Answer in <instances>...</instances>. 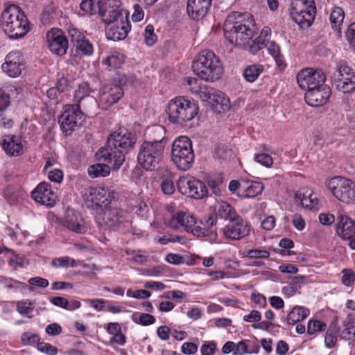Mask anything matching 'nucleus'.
I'll use <instances>...</instances> for the list:
<instances>
[{
    "instance_id": "338daca9",
    "label": "nucleus",
    "mask_w": 355,
    "mask_h": 355,
    "mask_svg": "<svg viewBox=\"0 0 355 355\" xmlns=\"http://www.w3.org/2000/svg\"><path fill=\"white\" fill-rule=\"evenodd\" d=\"M28 282L31 286H35L42 288H46L49 284L46 279L41 277H31L28 279Z\"/></svg>"
},
{
    "instance_id": "39448f33",
    "label": "nucleus",
    "mask_w": 355,
    "mask_h": 355,
    "mask_svg": "<svg viewBox=\"0 0 355 355\" xmlns=\"http://www.w3.org/2000/svg\"><path fill=\"white\" fill-rule=\"evenodd\" d=\"M193 73L202 80L214 82L223 74V68L219 58L211 51H201L192 63Z\"/></svg>"
},
{
    "instance_id": "052dcab7",
    "label": "nucleus",
    "mask_w": 355,
    "mask_h": 355,
    "mask_svg": "<svg viewBox=\"0 0 355 355\" xmlns=\"http://www.w3.org/2000/svg\"><path fill=\"white\" fill-rule=\"evenodd\" d=\"M271 35V29L268 26H264L261 30L260 35L257 37V42H260L264 46H267L268 42H270Z\"/></svg>"
},
{
    "instance_id": "bf43d9fd",
    "label": "nucleus",
    "mask_w": 355,
    "mask_h": 355,
    "mask_svg": "<svg viewBox=\"0 0 355 355\" xmlns=\"http://www.w3.org/2000/svg\"><path fill=\"white\" fill-rule=\"evenodd\" d=\"M254 159L257 162L259 163L265 167H270L272 165V158L266 153L257 154L254 157Z\"/></svg>"
},
{
    "instance_id": "de8ad7c7",
    "label": "nucleus",
    "mask_w": 355,
    "mask_h": 355,
    "mask_svg": "<svg viewBox=\"0 0 355 355\" xmlns=\"http://www.w3.org/2000/svg\"><path fill=\"white\" fill-rule=\"evenodd\" d=\"M355 71L354 70L349 66L346 62H340L337 67L336 71L334 73V75H337V76H343V75L351 76V79L354 78Z\"/></svg>"
},
{
    "instance_id": "7c9ffc66",
    "label": "nucleus",
    "mask_w": 355,
    "mask_h": 355,
    "mask_svg": "<svg viewBox=\"0 0 355 355\" xmlns=\"http://www.w3.org/2000/svg\"><path fill=\"white\" fill-rule=\"evenodd\" d=\"M242 192L240 197L243 198H252L261 193L263 190V185L259 182H243V187H241Z\"/></svg>"
},
{
    "instance_id": "1a4fd4ad",
    "label": "nucleus",
    "mask_w": 355,
    "mask_h": 355,
    "mask_svg": "<svg viewBox=\"0 0 355 355\" xmlns=\"http://www.w3.org/2000/svg\"><path fill=\"white\" fill-rule=\"evenodd\" d=\"M114 81V83L104 86L100 92L99 102L103 109L106 110L116 103L123 96V86L133 83L135 78H128L125 74H119Z\"/></svg>"
},
{
    "instance_id": "f704fd0d",
    "label": "nucleus",
    "mask_w": 355,
    "mask_h": 355,
    "mask_svg": "<svg viewBox=\"0 0 355 355\" xmlns=\"http://www.w3.org/2000/svg\"><path fill=\"white\" fill-rule=\"evenodd\" d=\"M309 315V310L303 306H296L288 313L287 315V323L294 325L298 322L305 319Z\"/></svg>"
},
{
    "instance_id": "9b49d317",
    "label": "nucleus",
    "mask_w": 355,
    "mask_h": 355,
    "mask_svg": "<svg viewBox=\"0 0 355 355\" xmlns=\"http://www.w3.org/2000/svg\"><path fill=\"white\" fill-rule=\"evenodd\" d=\"M328 189L340 202L355 203V182L352 180L342 176L334 177L329 181Z\"/></svg>"
},
{
    "instance_id": "20e7f679",
    "label": "nucleus",
    "mask_w": 355,
    "mask_h": 355,
    "mask_svg": "<svg viewBox=\"0 0 355 355\" xmlns=\"http://www.w3.org/2000/svg\"><path fill=\"white\" fill-rule=\"evenodd\" d=\"M80 8L87 14L95 13L98 10L102 21L105 24L125 19L128 15L121 8V0H80Z\"/></svg>"
},
{
    "instance_id": "393cba45",
    "label": "nucleus",
    "mask_w": 355,
    "mask_h": 355,
    "mask_svg": "<svg viewBox=\"0 0 355 355\" xmlns=\"http://www.w3.org/2000/svg\"><path fill=\"white\" fill-rule=\"evenodd\" d=\"M331 95V89L327 85L306 91L304 99L311 107L322 106L326 103Z\"/></svg>"
},
{
    "instance_id": "9d476101",
    "label": "nucleus",
    "mask_w": 355,
    "mask_h": 355,
    "mask_svg": "<svg viewBox=\"0 0 355 355\" xmlns=\"http://www.w3.org/2000/svg\"><path fill=\"white\" fill-rule=\"evenodd\" d=\"M291 6V15L293 20L302 28L311 26L316 14L314 1L294 0Z\"/></svg>"
},
{
    "instance_id": "37998d69",
    "label": "nucleus",
    "mask_w": 355,
    "mask_h": 355,
    "mask_svg": "<svg viewBox=\"0 0 355 355\" xmlns=\"http://www.w3.org/2000/svg\"><path fill=\"white\" fill-rule=\"evenodd\" d=\"M96 105V100L94 97L90 96H87L78 103L73 104L79 110H82L83 114L87 112L91 108L95 107Z\"/></svg>"
},
{
    "instance_id": "f03ea898",
    "label": "nucleus",
    "mask_w": 355,
    "mask_h": 355,
    "mask_svg": "<svg viewBox=\"0 0 355 355\" xmlns=\"http://www.w3.org/2000/svg\"><path fill=\"white\" fill-rule=\"evenodd\" d=\"M170 214L166 218V225L174 230H183L198 238L209 237L210 240L217 238L216 219L209 217L207 220L208 228L198 225L196 218L187 211L174 209L172 206L168 207Z\"/></svg>"
},
{
    "instance_id": "2eb2a0df",
    "label": "nucleus",
    "mask_w": 355,
    "mask_h": 355,
    "mask_svg": "<svg viewBox=\"0 0 355 355\" xmlns=\"http://www.w3.org/2000/svg\"><path fill=\"white\" fill-rule=\"evenodd\" d=\"M83 112L73 105H66L63 113L59 118L60 128L66 135H70L80 123Z\"/></svg>"
},
{
    "instance_id": "13d9d810",
    "label": "nucleus",
    "mask_w": 355,
    "mask_h": 355,
    "mask_svg": "<svg viewBox=\"0 0 355 355\" xmlns=\"http://www.w3.org/2000/svg\"><path fill=\"white\" fill-rule=\"evenodd\" d=\"M346 40L349 46L355 51V22L352 23L347 28L345 33Z\"/></svg>"
},
{
    "instance_id": "72a5a7b5",
    "label": "nucleus",
    "mask_w": 355,
    "mask_h": 355,
    "mask_svg": "<svg viewBox=\"0 0 355 355\" xmlns=\"http://www.w3.org/2000/svg\"><path fill=\"white\" fill-rule=\"evenodd\" d=\"M345 18V12L339 6H334L330 12L329 21L332 28L340 33L341 26Z\"/></svg>"
},
{
    "instance_id": "cd10ccee",
    "label": "nucleus",
    "mask_w": 355,
    "mask_h": 355,
    "mask_svg": "<svg viewBox=\"0 0 355 355\" xmlns=\"http://www.w3.org/2000/svg\"><path fill=\"white\" fill-rule=\"evenodd\" d=\"M64 225L69 230L77 233H83L85 231V227L81 214L73 209H67Z\"/></svg>"
},
{
    "instance_id": "ddd939ff",
    "label": "nucleus",
    "mask_w": 355,
    "mask_h": 355,
    "mask_svg": "<svg viewBox=\"0 0 355 355\" xmlns=\"http://www.w3.org/2000/svg\"><path fill=\"white\" fill-rule=\"evenodd\" d=\"M326 74L322 69L305 68L300 70L297 75L299 87L306 91L325 85Z\"/></svg>"
},
{
    "instance_id": "864d4df0",
    "label": "nucleus",
    "mask_w": 355,
    "mask_h": 355,
    "mask_svg": "<svg viewBox=\"0 0 355 355\" xmlns=\"http://www.w3.org/2000/svg\"><path fill=\"white\" fill-rule=\"evenodd\" d=\"M269 256L270 252L268 251L259 249L248 250L245 254V257L250 259H266Z\"/></svg>"
},
{
    "instance_id": "a18cd8bd",
    "label": "nucleus",
    "mask_w": 355,
    "mask_h": 355,
    "mask_svg": "<svg viewBox=\"0 0 355 355\" xmlns=\"http://www.w3.org/2000/svg\"><path fill=\"white\" fill-rule=\"evenodd\" d=\"M90 92L91 89L88 83H82L80 84L74 93V101L76 103L87 96H90Z\"/></svg>"
},
{
    "instance_id": "3c124183",
    "label": "nucleus",
    "mask_w": 355,
    "mask_h": 355,
    "mask_svg": "<svg viewBox=\"0 0 355 355\" xmlns=\"http://www.w3.org/2000/svg\"><path fill=\"white\" fill-rule=\"evenodd\" d=\"M40 336L31 332H25L21 334V340L25 345H35L40 343Z\"/></svg>"
},
{
    "instance_id": "a211bd4d",
    "label": "nucleus",
    "mask_w": 355,
    "mask_h": 355,
    "mask_svg": "<svg viewBox=\"0 0 355 355\" xmlns=\"http://www.w3.org/2000/svg\"><path fill=\"white\" fill-rule=\"evenodd\" d=\"M46 37L48 48L53 54L60 56L66 54L69 41L62 30L51 28Z\"/></svg>"
},
{
    "instance_id": "49530a36",
    "label": "nucleus",
    "mask_w": 355,
    "mask_h": 355,
    "mask_svg": "<svg viewBox=\"0 0 355 355\" xmlns=\"http://www.w3.org/2000/svg\"><path fill=\"white\" fill-rule=\"evenodd\" d=\"M152 138L151 140H147V141L150 142H155L157 139L155 138L160 137L162 139L160 140L162 143V146L164 148L167 140L165 139V129L162 125H155L154 126L152 130Z\"/></svg>"
},
{
    "instance_id": "dca6fc26",
    "label": "nucleus",
    "mask_w": 355,
    "mask_h": 355,
    "mask_svg": "<svg viewBox=\"0 0 355 355\" xmlns=\"http://www.w3.org/2000/svg\"><path fill=\"white\" fill-rule=\"evenodd\" d=\"M250 227L249 223L239 216L228 221L223 228V234L227 239L240 240L250 234Z\"/></svg>"
},
{
    "instance_id": "b1692460",
    "label": "nucleus",
    "mask_w": 355,
    "mask_h": 355,
    "mask_svg": "<svg viewBox=\"0 0 355 355\" xmlns=\"http://www.w3.org/2000/svg\"><path fill=\"white\" fill-rule=\"evenodd\" d=\"M106 37L112 41H119L125 39L131 29L130 23L128 17L125 19H119L107 24Z\"/></svg>"
},
{
    "instance_id": "f8f14e48",
    "label": "nucleus",
    "mask_w": 355,
    "mask_h": 355,
    "mask_svg": "<svg viewBox=\"0 0 355 355\" xmlns=\"http://www.w3.org/2000/svg\"><path fill=\"white\" fill-rule=\"evenodd\" d=\"M119 193L114 190H109L105 187H89L85 193V201L87 207L93 209L97 207H107L109 205L116 202Z\"/></svg>"
},
{
    "instance_id": "58836bf2",
    "label": "nucleus",
    "mask_w": 355,
    "mask_h": 355,
    "mask_svg": "<svg viewBox=\"0 0 355 355\" xmlns=\"http://www.w3.org/2000/svg\"><path fill=\"white\" fill-rule=\"evenodd\" d=\"M125 60V55L122 53L115 52L107 55L103 60V64L110 69H118L121 67Z\"/></svg>"
},
{
    "instance_id": "0e129e2a",
    "label": "nucleus",
    "mask_w": 355,
    "mask_h": 355,
    "mask_svg": "<svg viewBox=\"0 0 355 355\" xmlns=\"http://www.w3.org/2000/svg\"><path fill=\"white\" fill-rule=\"evenodd\" d=\"M135 322L143 326H148L153 324L155 322V318L150 314L148 313H141L137 320Z\"/></svg>"
},
{
    "instance_id": "423d86ee",
    "label": "nucleus",
    "mask_w": 355,
    "mask_h": 355,
    "mask_svg": "<svg viewBox=\"0 0 355 355\" xmlns=\"http://www.w3.org/2000/svg\"><path fill=\"white\" fill-rule=\"evenodd\" d=\"M1 25L4 32L12 39L24 37L29 31L24 12L15 5L7 6L1 13Z\"/></svg>"
},
{
    "instance_id": "c03bdc74",
    "label": "nucleus",
    "mask_w": 355,
    "mask_h": 355,
    "mask_svg": "<svg viewBox=\"0 0 355 355\" xmlns=\"http://www.w3.org/2000/svg\"><path fill=\"white\" fill-rule=\"evenodd\" d=\"M17 309L21 315L31 318L34 306L29 300L19 301L17 304Z\"/></svg>"
},
{
    "instance_id": "680f3d73",
    "label": "nucleus",
    "mask_w": 355,
    "mask_h": 355,
    "mask_svg": "<svg viewBox=\"0 0 355 355\" xmlns=\"http://www.w3.org/2000/svg\"><path fill=\"white\" fill-rule=\"evenodd\" d=\"M49 180L51 182L60 183L63 179V173L61 170L55 168L45 173Z\"/></svg>"
},
{
    "instance_id": "8fccbe9b",
    "label": "nucleus",
    "mask_w": 355,
    "mask_h": 355,
    "mask_svg": "<svg viewBox=\"0 0 355 355\" xmlns=\"http://www.w3.org/2000/svg\"><path fill=\"white\" fill-rule=\"evenodd\" d=\"M326 324L320 320H310L307 324V333L313 335L315 333L324 330Z\"/></svg>"
},
{
    "instance_id": "6e6d98bb",
    "label": "nucleus",
    "mask_w": 355,
    "mask_h": 355,
    "mask_svg": "<svg viewBox=\"0 0 355 355\" xmlns=\"http://www.w3.org/2000/svg\"><path fill=\"white\" fill-rule=\"evenodd\" d=\"M37 349L40 352L48 355H56L58 353V349L55 347L44 342H40L37 343Z\"/></svg>"
},
{
    "instance_id": "e433bc0d",
    "label": "nucleus",
    "mask_w": 355,
    "mask_h": 355,
    "mask_svg": "<svg viewBox=\"0 0 355 355\" xmlns=\"http://www.w3.org/2000/svg\"><path fill=\"white\" fill-rule=\"evenodd\" d=\"M263 71V65L261 64H252L245 68L243 71V76L247 82L254 83Z\"/></svg>"
},
{
    "instance_id": "bb28decb",
    "label": "nucleus",
    "mask_w": 355,
    "mask_h": 355,
    "mask_svg": "<svg viewBox=\"0 0 355 355\" xmlns=\"http://www.w3.org/2000/svg\"><path fill=\"white\" fill-rule=\"evenodd\" d=\"M295 201L305 209L313 210L318 207V195L308 187L300 188L295 193Z\"/></svg>"
},
{
    "instance_id": "412c9836",
    "label": "nucleus",
    "mask_w": 355,
    "mask_h": 355,
    "mask_svg": "<svg viewBox=\"0 0 355 355\" xmlns=\"http://www.w3.org/2000/svg\"><path fill=\"white\" fill-rule=\"evenodd\" d=\"M1 69L9 77H18L24 69V60L21 53L18 51L10 52L6 56Z\"/></svg>"
},
{
    "instance_id": "7ed1b4c3",
    "label": "nucleus",
    "mask_w": 355,
    "mask_h": 355,
    "mask_svg": "<svg viewBox=\"0 0 355 355\" xmlns=\"http://www.w3.org/2000/svg\"><path fill=\"white\" fill-rule=\"evenodd\" d=\"M199 111L193 100L184 96L171 99L166 110L169 121L184 128H191Z\"/></svg>"
},
{
    "instance_id": "f3484780",
    "label": "nucleus",
    "mask_w": 355,
    "mask_h": 355,
    "mask_svg": "<svg viewBox=\"0 0 355 355\" xmlns=\"http://www.w3.org/2000/svg\"><path fill=\"white\" fill-rule=\"evenodd\" d=\"M135 141V138L126 129H119L110 135L106 144L127 154L133 148Z\"/></svg>"
},
{
    "instance_id": "774afa93",
    "label": "nucleus",
    "mask_w": 355,
    "mask_h": 355,
    "mask_svg": "<svg viewBox=\"0 0 355 355\" xmlns=\"http://www.w3.org/2000/svg\"><path fill=\"white\" fill-rule=\"evenodd\" d=\"M198 350V346L195 343L186 342L181 347V352L184 354L191 355L195 354Z\"/></svg>"
},
{
    "instance_id": "2f4dec72",
    "label": "nucleus",
    "mask_w": 355,
    "mask_h": 355,
    "mask_svg": "<svg viewBox=\"0 0 355 355\" xmlns=\"http://www.w3.org/2000/svg\"><path fill=\"white\" fill-rule=\"evenodd\" d=\"M17 92L12 85H5L0 88V113L4 112L10 105V98Z\"/></svg>"
},
{
    "instance_id": "6ab92c4d",
    "label": "nucleus",
    "mask_w": 355,
    "mask_h": 355,
    "mask_svg": "<svg viewBox=\"0 0 355 355\" xmlns=\"http://www.w3.org/2000/svg\"><path fill=\"white\" fill-rule=\"evenodd\" d=\"M68 34L70 42L78 54L85 56L93 54V44L85 37L83 33L76 28H69Z\"/></svg>"
},
{
    "instance_id": "09e8293b",
    "label": "nucleus",
    "mask_w": 355,
    "mask_h": 355,
    "mask_svg": "<svg viewBox=\"0 0 355 355\" xmlns=\"http://www.w3.org/2000/svg\"><path fill=\"white\" fill-rule=\"evenodd\" d=\"M215 92L216 89L214 88L202 87L196 95H198L202 101L211 104V103L213 101V98H214Z\"/></svg>"
},
{
    "instance_id": "4468645a",
    "label": "nucleus",
    "mask_w": 355,
    "mask_h": 355,
    "mask_svg": "<svg viewBox=\"0 0 355 355\" xmlns=\"http://www.w3.org/2000/svg\"><path fill=\"white\" fill-rule=\"evenodd\" d=\"M177 187L183 195L195 199L202 198L207 193L205 184L193 177H180L177 182Z\"/></svg>"
},
{
    "instance_id": "a878e982",
    "label": "nucleus",
    "mask_w": 355,
    "mask_h": 355,
    "mask_svg": "<svg viewBox=\"0 0 355 355\" xmlns=\"http://www.w3.org/2000/svg\"><path fill=\"white\" fill-rule=\"evenodd\" d=\"M211 0H187V12L189 17L198 21L208 12Z\"/></svg>"
},
{
    "instance_id": "e2e57ef3",
    "label": "nucleus",
    "mask_w": 355,
    "mask_h": 355,
    "mask_svg": "<svg viewBox=\"0 0 355 355\" xmlns=\"http://www.w3.org/2000/svg\"><path fill=\"white\" fill-rule=\"evenodd\" d=\"M216 349V345L214 341L205 342L200 347L202 355H213Z\"/></svg>"
},
{
    "instance_id": "0eeeda50",
    "label": "nucleus",
    "mask_w": 355,
    "mask_h": 355,
    "mask_svg": "<svg viewBox=\"0 0 355 355\" xmlns=\"http://www.w3.org/2000/svg\"><path fill=\"white\" fill-rule=\"evenodd\" d=\"M194 153L190 139L186 136L177 138L171 148V159L181 171L189 169L194 161Z\"/></svg>"
},
{
    "instance_id": "79ce46f5",
    "label": "nucleus",
    "mask_w": 355,
    "mask_h": 355,
    "mask_svg": "<svg viewBox=\"0 0 355 355\" xmlns=\"http://www.w3.org/2000/svg\"><path fill=\"white\" fill-rule=\"evenodd\" d=\"M51 264L53 266L56 268H74L77 266L76 260L67 256L53 259L52 260Z\"/></svg>"
},
{
    "instance_id": "5701e85b",
    "label": "nucleus",
    "mask_w": 355,
    "mask_h": 355,
    "mask_svg": "<svg viewBox=\"0 0 355 355\" xmlns=\"http://www.w3.org/2000/svg\"><path fill=\"white\" fill-rule=\"evenodd\" d=\"M32 198L37 202L46 207H52L56 201V194L52 191L50 184L40 183L31 192Z\"/></svg>"
},
{
    "instance_id": "69168bd1",
    "label": "nucleus",
    "mask_w": 355,
    "mask_h": 355,
    "mask_svg": "<svg viewBox=\"0 0 355 355\" xmlns=\"http://www.w3.org/2000/svg\"><path fill=\"white\" fill-rule=\"evenodd\" d=\"M249 348L248 340L240 341L235 344L234 355H244L248 354Z\"/></svg>"
},
{
    "instance_id": "a19ab883",
    "label": "nucleus",
    "mask_w": 355,
    "mask_h": 355,
    "mask_svg": "<svg viewBox=\"0 0 355 355\" xmlns=\"http://www.w3.org/2000/svg\"><path fill=\"white\" fill-rule=\"evenodd\" d=\"M340 336L343 340L355 341V320L348 321L344 324Z\"/></svg>"
},
{
    "instance_id": "473e14b6",
    "label": "nucleus",
    "mask_w": 355,
    "mask_h": 355,
    "mask_svg": "<svg viewBox=\"0 0 355 355\" xmlns=\"http://www.w3.org/2000/svg\"><path fill=\"white\" fill-rule=\"evenodd\" d=\"M210 105L219 112H226L230 107V101L223 92L216 89L214 98Z\"/></svg>"
},
{
    "instance_id": "6e6552de",
    "label": "nucleus",
    "mask_w": 355,
    "mask_h": 355,
    "mask_svg": "<svg viewBox=\"0 0 355 355\" xmlns=\"http://www.w3.org/2000/svg\"><path fill=\"white\" fill-rule=\"evenodd\" d=\"M155 142L144 141L139 147L137 161L139 165L146 171L153 170L162 158L164 147L160 141L162 138H155Z\"/></svg>"
},
{
    "instance_id": "4c0bfd02",
    "label": "nucleus",
    "mask_w": 355,
    "mask_h": 355,
    "mask_svg": "<svg viewBox=\"0 0 355 355\" xmlns=\"http://www.w3.org/2000/svg\"><path fill=\"white\" fill-rule=\"evenodd\" d=\"M112 168L107 164H96L88 168L87 172L91 178L106 177Z\"/></svg>"
},
{
    "instance_id": "ea45409f",
    "label": "nucleus",
    "mask_w": 355,
    "mask_h": 355,
    "mask_svg": "<svg viewBox=\"0 0 355 355\" xmlns=\"http://www.w3.org/2000/svg\"><path fill=\"white\" fill-rule=\"evenodd\" d=\"M268 53L274 58L275 62L279 67L284 69L286 64L284 61V58L280 53V47L275 42L271 41L268 42L267 46H265Z\"/></svg>"
},
{
    "instance_id": "c756f323",
    "label": "nucleus",
    "mask_w": 355,
    "mask_h": 355,
    "mask_svg": "<svg viewBox=\"0 0 355 355\" xmlns=\"http://www.w3.org/2000/svg\"><path fill=\"white\" fill-rule=\"evenodd\" d=\"M351 76L343 75V76H337L333 75V84L336 89L343 93H350L355 89V74L354 78H352Z\"/></svg>"
},
{
    "instance_id": "4d7b16f0",
    "label": "nucleus",
    "mask_w": 355,
    "mask_h": 355,
    "mask_svg": "<svg viewBox=\"0 0 355 355\" xmlns=\"http://www.w3.org/2000/svg\"><path fill=\"white\" fill-rule=\"evenodd\" d=\"M337 342V336L334 329H329L325 334L324 343L327 348H333Z\"/></svg>"
},
{
    "instance_id": "c9c22d12",
    "label": "nucleus",
    "mask_w": 355,
    "mask_h": 355,
    "mask_svg": "<svg viewBox=\"0 0 355 355\" xmlns=\"http://www.w3.org/2000/svg\"><path fill=\"white\" fill-rule=\"evenodd\" d=\"M216 209V213L220 218L230 220L239 216L234 208L227 202L221 201L218 202Z\"/></svg>"
},
{
    "instance_id": "c85d7f7f",
    "label": "nucleus",
    "mask_w": 355,
    "mask_h": 355,
    "mask_svg": "<svg viewBox=\"0 0 355 355\" xmlns=\"http://www.w3.org/2000/svg\"><path fill=\"white\" fill-rule=\"evenodd\" d=\"M1 145L9 156H19L24 152V146L21 139L13 135H5Z\"/></svg>"
},
{
    "instance_id": "5fc2aeb1",
    "label": "nucleus",
    "mask_w": 355,
    "mask_h": 355,
    "mask_svg": "<svg viewBox=\"0 0 355 355\" xmlns=\"http://www.w3.org/2000/svg\"><path fill=\"white\" fill-rule=\"evenodd\" d=\"M144 38L146 44L151 46H153L156 40L157 36L154 33V27L153 25H148L145 28Z\"/></svg>"
},
{
    "instance_id": "603ef678",
    "label": "nucleus",
    "mask_w": 355,
    "mask_h": 355,
    "mask_svg": "<svg viewBox=\"0 0 355 355\" xmlns=\"http://www.w3.org/2000/svg\"><path fill=\"white\" fill-rule=\"evenodd\" d=\"M160 187L162 193L168 196L172 195L175 190L174 182L171 178H164Z\"/></svg>"
},
{
    "instance_id": "aec40b11",
    "label": "nucleus",
    "mask_w": 355,
    "mask_h": 355,
    "mask_svg": "<svg viewBox=\"0 0 355 355\" xmlns=\"http://www.w3.org/2000/svg\"><path fill=\"white\" fill-rule=\"evenodd\" d=\"M125 155L112 146H108L107 144L97 153L98 159L107 164L112 171H118L120 168L125 161Z\"/></svg>"
},
{
    "instance_id": "4be33fe9",
    "label": "nucleus",
    "mask_w": 355,
    "mask_h": 355,
    "mask_svg": "<svg viewBox=\"0 0 355 355\" xmlns=\"http://www.w3.org/2000/svg\"><path fill=\"white\" fill-rule=\"evenodd\" d=\"M126 212L116 206V202L109 205L104 210L103 220L107 227L112 229L119 228L128 222Z\"/></svg>"
},
{
    "instance_id": "f257e3e1",
    "label": "nucleus",
    "mask_w": 355,
    "mask_h": 355,
    "mask_svg": "<svg viewBox=\"0 0 355 355\" xmlns=\"http://www.w3.org/2000/svg\"><path fill=\"white\" fill-rule=\"evenodd\" d=\"M253 26V19L250 14L233 12L226 17L223 26L224 35L230 44L239 47L248 46L249 51L256 54L265 46L257 42V39L250 42L254 35Z\"/></svg>"
}]
</instances>
